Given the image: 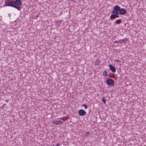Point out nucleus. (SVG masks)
<instances>
[{
	"label": "nucleus",
	"mask_w": 146,
	"mask_h": 146,
	"mask_svg": "<svg viewBox=\"0 0 146 146\" xmlns=\"http://www.w3.org/2000/svg\"><path fill=\"white\" fill-rule=\"evenodd\" d=\"M78 113L80 115L83 116L86 114V112L83 109H81L78 111Z\"/></svg>",
	"instance_id": "nucleus-3"
},
{
	"label": "nucleus",
	"mask_w": 146,
	"mask_h": 146,
	"mask_svg": "<svg viewBox=\"0 0 146 146\" xmlns=\"http://www.w3.org/2000/svg\"><path fill=\"white\" fill-rule=\"evenodd\" d=\"M119 16L118 15H115L116 18L119 17Z\"/></svg>",
	"instance_id": "nucleus-17"
},
{
	"label": "nucleus",
	"mask_w": 146,
	"mask_h": 146,
	"mask_svg": "<svg viewBox=\"0 0 146 146\" xmlns=\"http://www.w3.org/2000/svg\"><path fill=\"white\" fill-rule=\"evenodd\" d=\"M82 106L85 107V109H87L88 108V106L86 104H83Z\"/></svg>",
	"instance_id": "nucleus-15"
},
{
	"label": "nucleus",
	"mask_w": 146,
	"mask_h": 146,
	"mask_svg": "<svg viewBox=\"0 0 146 146\" xmlns=\"http://www.w3.org/2000/svg\"><path fill=\"white\" fill-rule=\"evenodd\" d=\"M61 119L62 120H66L64 119V118H62Z\"/></svg>",
	"instance_id": "nucleus-19"
},
{
	"label": "nucleus",
	"mask_w": 146,
	"mask_h": 146,
	"mask_svg": "<svg viewBox=\"0 0 146 146\" xmlns=\"http://www.w3.org/2000/svg\"><path fill=\"white\" fill-rule=\"evenodd\" d=\"M106 83L107 84L109 85H112L114 83V80L111 79L109 78L107 79L106 80Z\"/></svg>",
	"instance_id": "nucleus-2"
},
{
	"label": "nucleus",
	"mask_w": 146,
	"mask_h": 146,
	"mask_svg": "<svg viewBox=\"0 0 146 146\" xmlns=\"http://www.w3.org/2000/svg\"><path fill=\"white\" fill-rule=\"evenodd\" d=\"M90 133L89 131H87L86 132V136H88L90 135Z\"/></svg>",
	"instance_id": "nucleus-14"
},
{
	"label": "nucleus",
	"mask_w": 146,
	"mask_h": 146,
	"mask_svg": "<svg viewBox=\"0 0 146 146\" xmlns=\"http://www.w3.org/2000/svg\"><path fill=\"white\" fill-rule=\"evenodd\" d=\"M117 41H115V43H116V42H117Z\"/></svg>",
	"instance_id": "nucleus-20"
},
{
	"label": "nucleus",
	"mask_w": 146,
	"mask_h": 146,
	"mask_svg": "<svg viewBox=\"0 0 146 146\" xmlns=\"http://www.w3.org/2000/svg\"><path fill=\"white\" fill-rule=\"evenodd\" d=\"M112 14H114L115 15H118L119 14V11H111Z\"/></svg>",
	"instance_id": "nucleus-9"
},
{
	"label": "nucleus",
	"mask_w": 146,
	"mask_h": 146,
	"mask_svg": "<svg viewBox=\"0 0 146 146\" xmlns=\"http://www.w3.org/2000/svg\"><path fill=\"white\" fill-rule=\"evenodd\" d=\"M126 39V38H124L123 39H121L120 40H118V41L121 42V41H122L123 42H124L125 41V40Z\"/></svg>",
	"instance_id": "nucleus-13"
},
{
	"label": "nucleus",
	"mask_w": 146,
	"mask_h": 146,
	"mask_svg": "<svg viewBox=\"0 0 146 146\" xmlns=\"http://www.w3.org/2000/svg\"><path fill=\"white\" fill-rule=\"evenodd\" d=\"M108 76H109V77H110L113 78H114V77H115V76H114V75H113V76H111L110 75H108Z\"/></svg>",
	"instance_id": "nucleus-18"
},
{
	"label": "nucleus",
	"mask_w": 146,
	"mask_h": 146,
	"mask_svg": "<svg viewBox=\"0 0 146 146\" xmlns=\"http://www.w3.org/2000/svg\"><path fill=\"white\" fill-rule=\"evenodd\" d=\"M120 9V7L118 5H116L114 6L113 8V10L115 11H119Z\"/></svg>",
	"instance_id": "nucleus-6"
},
{
	"label": "nucleus",
	"mask_w": 146,
	"mask_h": 146,
	"mask_svg": "<svg viewBox=\"0 0 146 146\" xmlns=\"http://www.w3.org/2000/svg\"><path fill=\"white\" fill-rule=\"evenodd\" d=\"M53 146H60V144L59 143H57L55 145H54V144H53Z\"/></svg>",
	"instance_id": "nucleus-16"
},
{
	"label": "nucleus",
	"mask_w": 146,
	"mask_h": 146,
	"mask_svg": "<svg viewBox=\"0 0 146 146\" xmlns=\"http://www.w3.org/2000/svg\"><path fill=\"white\" fill-rule=\"evenodd\" d=\"M5 6H10L17 9L20 11L21 7L20 6L22 4L21 0H6L5 1Z\"/></svg>",
	"instance_id": "nucleus-1"
},
{
	"label": "nucleus",
	"mask_w": 146,
	"mask_h": 146,
	"mask_svg": "<svg viewBox=\"0 0 146 146\" xmlns=\"http://www.w3.org/2000/svg\"><path fill=\"white\" fill-rule=\"evenodd\" d=\"M115 18V15L114 14H112L110 17V19L111 20H113Z\"/></svg>",
	"instance_id": "nucleus-8"
},
{
	"label": "nucleus",
	"mask_w": 146,
	"mask_h": 146,
	"mask_svg": "<svg viewBox=\"0 0 146 146\" xmlns=\"http://www.w3.org/2000/svg\"><path fill=\"white\" fill-rule=\"evenodd\" d=\"M103 74L104 75V76H108L107 75V72L106 70H105L103 72Z\"/></svg>",
	"instance_id": "nucleus-11"
},
{
	"label": "nucleus",
	"mask_w": 146,
	"mask_h": 146,
	"mask_svg": "<svg viewBox=\"0 0 146 146\" xmlns=\"http://www.w3.org/2000/svg\"><path fill=\"white\" fill-rule=\"evenodd\" d=\"M127 10L124 8H121L119 12V14L121 15H124L127 13Z\"/></svg>",
	"instance_id": "nucleus-4"
},
{
	"label": "nucleus",
	"mask_w": 146,
	"mask_h": 146,
	"mask_svg": "<svg viewBox=\"0 0 146 146\" xmlns=\"http://www.w3.org/2000/svg\"><path fill=\"white\" fill-rule=\"evenodd\" d=\"M62 122L60 120H56L53 121V123L54 124L56 125H58L62 124Z\"/></svg>",
	"instance_id": "nucleus-7"
},
{
	"label": "nucleus",
	"mask_w": 146,
	"mask_h": 146,
	"mask_svg": "<svg viewBox=\"0 0 146 146\" xmlns=\"http://www.w3.org/2000/svg\"><path fill=\"white\" fill-rule=\"evenodd\" d=\"M115 23L117 24H118L120 23L121 22V19H119L116 20L115 21Z\"/></svg>",
	"instance_id": "nucleus-10"
},
{
	"label": "nucleus",
	"mask_w": 146,
	"mask_h": 146,
	"mask_svg": "<svg viewBox=\"0 0 146 146\" xmlns=\"http://www.w3.org/2000/svg\"><path fill=\"white\" fill-rule=\"evenodd\" d=\"M102 101L103 102L104 104L106 103V99L105 98L103 97L102 98Z\"/></svg>",
	"instance_id": "nucleus-12"
},
{
	"label": "nucleus",
	"mask_w": 146,
	"mask_h": 146,
	"mask_svg": "<svg viewBox=\"0 0 146 146\" xmlns=\"http://www.w3.org/2000/svg\"><path fill=\"white\" fill-rule=\"evenodd\" d=\"M110 70L112 72L114 73L116 72V69L111 64H109L108 65Z\"/></svg>",
	"instance_id": "nucleus-5"
}]
</instances>
